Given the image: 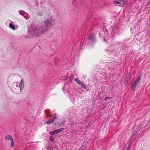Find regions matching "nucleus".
Returning a JSON list of instances; mask_svg holds the SVG:
<instances>
[{"instance_id": "nucleus-9", "label": "nucleus", "mask_w": 150, "mask_h": 150, "mask_svg": "<svg viewBox=\"0 0 150 150\" xmlns=\"http://www.w3.org/2000/svg\"><path fill=\"white\" fill-rule=\"evenodd\" d=\"M19 88H20V91H21V90L23 89L24 87V81L23 79H22L21 80L19 84Z\"/></svg>"}, {"instance_id": "nucleus-15", "label": "nucleus", "mask_w": 150, "mask_h": 150, "mask_svg": "<svg viewBox=\"0 0 150 150\" xmlns=\"http://www.w3.org/2000/svg\"><path fill=\"white\" fill-rule=\"evenodd\" d=\"M5 139L6 140H10L13 139L12 136L10 135H7L6 136Z\"/></svg>"}, {"instance_id": "nucleus-16", "label": "nucleus", "mask_w": 150, "mask_h": 150, "mask_svg": "<svg viewBox=\"0 0 150 150\" xmlns=\"http://www.w3.org/2000/svg\"><path fill=\"white\" fill-rule=\"evenodd\" d=\"M109 65L110 66H111V67H113L114 65H116L117 64V63H116L113 62H111L109 63Z\"/></svg>"}, {"instance_id": "nucleus-30", "label": "nucleus", "mask_w": 150, "mask_h": 150, "mask_svg": "<svg viewBox=\"0 0 150 150\" xmlns=\"http://www.w3.org/2000/svg\"><path fill=\"white\" fill-rule=\"evenodd\" d=\"M105 106H104V107H103V109H104V108H105Z\"/></svg>"}, {"instance_id": "nucleus-35", "label": "nucleus", "mask_w": 150, "mask_h": 150, "mask_svg": "<svg viewBox=\"0 0 150 150\" xmlns=\"http://www.w3.org/2000/svg\"><path fill=\"white\" fill-rule=\"evenodd\" d=\"M130 138H131V137H130Z\"/></svg>"}, {"instance_id": "nucleus-21", "label": "nucleus", "mask_w": 150, "mask_h": 150, "mask_svg": "<svg viewBox=\"0 0 150 150\" xmlns=\"http://www.w3.org/2000/svg\"><path fill=\"white\" fill-rule=\"evenodd\" d=\"M49 111H50L49 110H45V112L46 113H47L48 116V117H49L50 118H51V117H52V116H51V115H50L49 114Z\"/></svg>"}, {"instance_id": "nucleus-29", "label": "nucleus", "mask_w": 150, "mask_h": 150, "mask_svg": "<svg viewBox=\"0 0 150 150\" xmlns=\"http://www.w3.org/2000/svg\"><path fill=\"white\" fill-rule=\"evenodd\" d=\"M120 2H122L124 1V0H118Z\"/></svg>"}, {"instance_id": "nucleus-20", "label": "nucleus", "mask_w": 150, "mask_h": 150, "mask_svg": "<svg viewBox=\"0 0 150 150\" xmlns=\"http://www.w3.org/2000/svg\"><path fill=\"white\" fill-rule=\"evenodd\" d=\"M55 125L57 126V127H59L62 126V124H61L60 123H58V122L55 123Z\"/></svg>"}, {"instance_id": "nucleus-24", "label": "nucleus", "mask_w": 150, "mask_h": 150, "mask_svg": "<svg viewBox=\"0 0 150 150\" xmlns=\"http://www.w3.org/2000/svg\"><path fill=\"white\" fill-rule=\"evenodd\" d=\"M24 12V11H19V13L20 14H21L22 16L23 15Z\"/></svg>"}, {"instance_id": "nucleus-26", "label": "nucleus", "mask_w": 150, "mask_h": 150, "mask_svg": "<svg viewBox=\"0 0 150 150\" xmlns=\"http://www.w3.org/2000/svg\"><path fill=\"white\" fill-rule=\"evenodd\" d=\"M65 121H64L61 122L60 124H62V126H63L64 125H65Z\"/></svg>"}, {"instance_id": "nucleus-1", "label": "nucleus", "mask_w": 150, "mask_h": 150, "mask_svg": "<svg viewBox=\"0 0 150 150\" xmlns=\"http://www.w3.org/2000/svg\"><path fill=\"white\" fill-rule=\"evenodd\" d=\"M52 18V16L49 17L40 25H31L28 31V37L30 38H37L52 28L54 22Z\"/></svg>"}, {"instance_id": "nucleus-33", "label": "nucleus", "mask_w": 150, "mask_h": 150, "mask_svg": "<svg viewBox=\"0 0 150 150\" xmlns=\"http://www.w3.org/2000/svg\"><path fill=\"white\" fill-rule=\"evenodd\" d=\"M104 40L105 41V39H104Z\"/></svg>"}, {"instance_id": "nucleus-4", "label": "nucleus", "mask_w": 150, "mask_h": 150, "mask_svg": "<svg viewBox=\"0 0 150 150\" xmlns=\"http://www.w3.org/2000/svg\"><path fill=\"white\" fill-rule=\"evenodd\" d=\"M64 130V129L63 128H59L57 129L54 130L50 132L49 134L51 135H54L55 134H58L61 131Z\"/></svg>"}, {"instance_id": "nucleus-5", "label": "nucleus", "mask_w": 150, "mask_h": 150, "mask_svg": "<svg viewBox=\"0 0 150 150\" xmlns=\"http://www.w3.org/2000/svg\"><path fill=\"white\" fill-rule=\"evenodd\" d=\"M75 81L77 83L81 85L83 88L85 89L86 88V86L85 84L80 80L78 78H76L75 79Z\"/></svg>"}, {"instance_id": "nucleus-8", "label": "nucleus", "mask_w": 150, "mask_h": 150, "mask_svg": "<svg viewBox=\"0 0 150 150\" xmlns=\"http://www.w3.org/2000/svg\"><path fill=\"white\" fill-rule=\"evenodd\" d=\"M11 23L9 24V28L13 30H16L18 27V25H14V24L12 23L11 21Z\"/></svg>"}, {"instance_id": "nucleus-11", "label": "nucleus", "mask_w": 150, "mask_h": 150, "mask_svg": "<svg viewBox=\"0 0 150 150\" xmlns=\"http://www.w3.org/2000/svg\"><path fill=\"white\" fill-rule=\"evenodd\" d=\"M72 89L71 88H70V89H68V90H67V92L70 95H71V90ZM76 95L75 94H74V96H73V95H72V96H71V95H70V98L71 99H73L74 100H75V98H76Z\"/></svg>"}, {"instance_id": "nucleus-18", "label": "nucleus", "mask_w": 150, "mask_h": 150, "mask_svg": "<svg viewBox=\"0 0 150 150\" xmlns=\"http://www.w3.org/2000/svg\"><path fill=\"white\" fill-rule=\"evenodd\" d=\"M49 140L51 142H53L54 140L53 137L52 136H50L49 138Z\"/></svg>"}, {"instance_id": "nucleus-10", "label": "nucleus", "mask_w": 150, "mask_h": 150, "mask_svg": "<svg viewBox=\"0 0 150 150\" xmlns=\"http://www.w3.org/2000/svg\"><path fill=\"white\" fill-rule=\"evenodd\" d=\"M54 115V117L52 119H51L50 120L46 121V123L47 124H51L54 122V120L57 118L56 114H55Z\"/></svg>"}, {"instance_id": "nucleus-14", "label": "nucleus", "mask_w": 150, "mask_h": 150, "mask_svg": "<svg viewBox=\"0 0 150 150\" xmlns=\"http://www.w3.org/2000/svg\"><path fill=\"white\" fill-rule=\"evenodd\" d=\"M23 16L26 19H28L29 18V15L28 13L24 12Z\"/></svg>"}, {"instance_id": "nucleus-32", "label": "nucleus", "mask_w": 150, "mask_h": 150, "mask_svg": "<svg viewBox=\"0 0 150 150\" xmlns=\"http://www.w3.org/2000/svg\"><path fill=\"white\" fill-rule=\"evenodd\" d=\"M74 46H75V45L74 46H73V48H74Z\"/></svg>"}, {"instance_id": "nucleus-3", "label": "nucleus", "mask_w": 150, "mask_h": 150, "mask_svg": "<svg viewBox=\"0 0 150 150\" xmlns=\"http://www.w3.org/2000/svg\"><path fill=\"white\" fill-rule=\"evenodd\" d=\"M104 28H104H103V31L106 36L107 37L108 35V33H111L112 31V26L110 24L108 25L105 26Z\"/></svg>"}, {"instance_id": "nucleus-6", "label": "nucleus", "mask_w": 150, "mask_h": 150, "mask_svg": "<svg viewBox=\"0 0 150 150\" xmlns=\"http://www.w3.org/2000/svg\"><path fill=\"white\" fill-rule=\"evenodd\" d=\"M143 125V124H142V123H141L138 125V127L136 129L135 132H133V134L132 135V138L137 133H138L139 131Z\"/></svg>"}, {"instance_id": "nucleus-27", "label": "nucleus", "mask_w": 150, "mask_h": 150, "mask_svg": "<svg viewBox=\"0 0 150 150\" xmlns=\"http://www.w3.org/2000/svg\"><path fill=\"white\" fill-rule=\"evenodd\" d=\"M108 98H110V97H106L105 98V100H106L107 99H108Z\"/></svg>"}, {"instance_id": "nucleus-36", "label": "nucleus", "mask_w": 150, "mask_h": 150, "mask_svg": "<svg viewBox=\"0 0 150 150\" xmlns=\"http://www.w3.org/2000/svg\"><path fill=\"white\" fill-rule=\"evenodd\" d=\"M99 35H100V33H99Z\"/></svg>"}, {"instance_id": "nucleus-37", "label": "nucleus", "mask_w": 150, "mask_h": 150, "mask_svg": "<svg viewBox=\"0 0 150 150\" xmlns=\"http://www.w3.org/2000/svg\"><path fill=\"white\" fill-rule=\"evenodd\" d=\"M72 76L74 77V75H73V76Z\"/></svg>"}, {"instance_id": "nucleus-17", "label": "nucleus", "mask_w": 150, "mask_h": 150, "mask_svg": "<svg viewBox=\"0 0 150 150\" xmlns=\"http://www.w3.org/2000/svg\"><path fill=\"white\" fill-rule=\"evenodd\" d=\"M60 60L59 59L57 58H56L54 59V63L56 65H57V64L58 63V62L59 63V62H60Z\"/></svg>"}, {"instance_id": "nucleus-13", "label": "nucleus", "mask_w": 150, "mask_h": 150, "mask_svg": "<svg viewBox=\"0 0 150 150\" xmlns=\"http://www.w3.org/2000/svg\"><path fill=\"white\" fill-rule=\"evenodd\" d=\"M115 28L114 32L115 33L117 34H119L120 33V29L119 27L117 26L116 27H114Z\"/></svg>"}, {"instance_id": "nucleus-31", "label": "nucleus", "mask_w": 150, "mask_h": 150, "mask_svg": "<svg viewBox=\"0 0 150 150\" xmlns=\"http://www.w3.org/2000/svg\"><path fill=\"white\" fill-rule=\"evenodd\" d=\"M16 86L17 87H18V85H16Z\"/></svg>"}, {"instance_id": "nucleus-25", "label": "nucleus", "mask_w": 150, "mask_h": 150, "mask_svg": "<svg viewBox=\"0 0 150 150\" xmlns=\"http://www.w3.org/2000/svg\"><path fill=\"white\" fill-rule=\"evenodd\" d=\"M38 16H42V13L41 12H38Z\"/></svg>"}, {"instance_id": "nucleus-34", "label": "nucleus", "mask_w": 150, "mask_h": 150, "mask_svg": "<svg viewBox=\"0 0 150 150\" xmlns=\"http://www.w3.org/2000/svg\"><path fill=\"white\" fill-rule=\"evenodd\" d=\"M130 31H131V28H130Z\"/></svg>"}, {"instance_id": "nucleus-7", "label": "nucleus", "mask_w": 150, "mask_h": 150, "mask_svg": "<svg viewBox=\"0 0 150 150\" xmlns=\"http://www.w3.org/2000/svg\"><path fill=\"white\" fill-rule=\"evenodd\" d=\"M141 77L142 76L140 75H139L138 76L135 82V83L132 86V88H135L136 87L137 84L140 81L141 78Z\"/></svg>"}, {"instance_id": "nucleus-23", "label": "nucleus", "mask_w": 150, "mask_h": 150, "mask_svg": "<svg viewBox=\"0 0 150 150\" xmlns=\"http://www.w3.org/2000/svg\"><path fill=\"white\" fill-rule=\"evenodd\" d=\"M113 3H115L116 4H120L121 3L119 1L116 0H115L114 1H113Z\"/></svg>"}, {"instance_id": "nucleus-19", "label": "nucleus", "mask_w": 150, "mask_h": 150, "mask_svg": "<svg viewBox=\"0 0 150 150\" xmlns=\"http://www.w3.org/2000/svg\"><path fill=\"white\" fill-rule=\"evenodd\" d=\"M10 141H11L10 146L11 147H13V146H14V141H13V139H12Z\"/></svg>"}, {"instance_id": "nucleus-12", "label": "nucleus", "mask_w": 150, "mask_h": 150, "mask_svg": "<svg viewBox=\"0 0 150 150\" xmlns=\"http://www.w3.org/2000/svg\"><path fill=\"white\" fill-rule=\"evenodd\" d=\"M131 147V145L128 144H125L124 148L122 150H130V149Z\"/></svg>"}, {"instance_id": "nucleus-22", "label": "nucleus", "mask_w": 150, "mask_h": 150, "mask_svg": "<svg viewBox=\"0 0 150 150\" xmlns=\"http://www.w3.org/2000/svg\"><path fill=\"white\" fill-rule=\"evenodd\" d=\"M71 80H70L67 83H65L64 84V87L63 88V89H64L65 88V87L66 86H67V85H68V83H71Z\"/></svg>"}, {"instance_id": "nucleus-28", "label": "nucleus", "mask_w": 150, "mask_h": 150, "mask_svg": "<svg viewBox=\"0 0 150 150\" xmlns=\"http://www.w3.org/2000/svg\"><path fill=\"white\" fill-rule=\"evenodd\" d=\"M39 5L38 3L36 1V5L37 6H38Z\"/></svg>"}, {"instance_id": "nucleus-2", "label": "nucleus", "mask_w": 150, "mask_h": 150, "mask_svg": "<svg viewBox=\"0 0 150 150\" xmlns=\"http://www.w3.org/2000/svg\"><path fill=\"white\" fill-rule=\"evenodd\" d=\"M84 39L83 41V44H86L88 43L89 44H92L95 43L96 42V37L95 36L91 34L88 36V38H85V36L83 35L81 37V41Z\"/></svg>"}]
</instances>
